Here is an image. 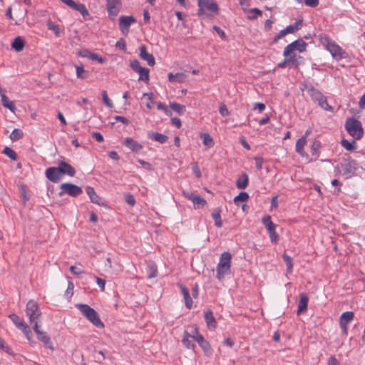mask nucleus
<instances>
[{"label":"nucleus","instance_id":"f03ea898","mask_svg":"<svg viewBox=\"0 0 365 365\" xmlns=\"http://www.w3.org/2000/svg\"><path fill=\"white\" fill-rule=\"evenodd\" d=\"M76 307L81 312V314L96 327H104L103 323L101 322L98 314L95 311L94 309L91 308L88 304L81 303L76 304Z\"/></svg>","mask_w":365,"mask_h":365},{"label":"nucleus","instance_id":"1a4fd4ad","mask_svg":"<svg viewBox=\"0 0 365 365\" xmlns=\"http://www.w3.org/2000/svg\"><path fill=\"white\" fill-rule=\"evenodd\" d=\"M307 46V43L302 38H298L297 40L292 42L288 44L284 50H285V55L288 56L291 55H297L295 51H297L299 53H302L306 51Z\"/></svg>","mask_w":365,"mask_h":365},{"label":"nucleus","instance_id":"cd10ccee","mask_svg":"<svg viewBox=\"0 0 365 365\" xmlns=\"http://www.w3.org/2000/svg\"><path fill=\"white\" fill-rule=\"evenodd\" d=\"M217 322L211 310H207V327L210 330H214L217 327Z\"/></svg>","mask_w":365,"mask_h":365},{"label":"nucleus","instance_id":"603ef678","mask_svg":"<svg viewBox=\"0 0 365 365\" xmlns=\"http://www.w3.org/2000/svg\"><path fill=\"white\" fill-rule=\"evenodd\" d=\"M21 330L23 331V333L24 334V335H25L26 338L28 339V341L31 342V338H32V332H31V329H29V326L26 324Z\"/></svg>","mask_w":365,"mask_h":365},{"label":"nucleus","instance_id":"e433bc0d","mask_svg":"<svg viewBox=\"0 0 365 365\" xmlns=\"http://www.w3.org/2000/svg\"><path fill=\"white\" fill-rule=\"evenodd\" d=\"M73 9L79 11L85 19H86L87 17L90 15L88 9L83 4L76 3Z\"/></svg>","mask_w":365,"mask_h":365},{"label":"nucleus","instance_id":"8fccbe9b","mask_svg":"<svg viewBox=\"0 0 365 365\" xmlns=\"http://www.w3.org/2000/svg\"><path fill=\"white\" fill-rule=\"evenodd\" d=\"M130 66L135 71L138 73L143 68L140 66V62L138 60H133L130 61Z\"/></svg>","mask_w":365,"mask_h":365},{"label":"nucleus","instance_id":"a878e982","mask_svg":"<svg viewBox=\"0 0 365 365\" xmlns=\"http://www.w3.org/2000/svg\"><path fill=\"white\" fill-rule=\"evenodd\" d=\"M302 26V20H298L295 21L294 24L287 26L283 31L286 35L288 34H294L295 31L300 29Z\"/></svg>","mask_w":365,"mask_h":365},{"label":"nucleus","instance_id":"864d4df0","mask_svg":"<svg viewBox=\"0 0 365 365\" xmlns=\"http://www.w3.org/2000/svg\"><path fill=\"white\" fill-rule=\"evenodd\" d=\"M69 269L73 274L76 276H79L80 274L85 273L82 269L78 268L76 266H71Z\"/></svg>","mask_w":365,"mask_h":365},{"label":"nucleus","instance_id":"e2e57ef3","mask_svg":"<svg viewBox=\"0 0 365 365\" xmlns=\"http://www.w3.org/2000/svg\"><path fill=\"white\" fill-rule=\"evenodd\" d=\"M219 112L222 116H227L229 115V111L224 103H222L219 108Z\"/></svg>","mask_w":365,"mask_h":365},{"label":"nucleus","instance_id":"09e8293b","mask_svg":"<svg viewBox=\"0 0 365 365\" xmlns=\"http://www.w3.org/2000/svg\"><path fill=\"white\" fill-rule=\"evenodd\" d=\"M102 98L103 103L106 104V106L108 108H113V104L111 101V100L108 98L107 95V92L106 91H103L102 93Z\"/></svg>","mask_w":365,"mask_h":365},{"label":"nucleus","instance_id":"6ab92c4d","mask_svg":"<svg viewBox=\"0 0 365 365\" xmlns=\"http://www.w3.org/2000/svg\"><path fill=\"white\" fill-rule=\"evenodd\" d=\"M299 297L300 299L298 302L297 314H300L301 313L307 311L309 302V297L306 293H301Z\"/></svg>","mask_w":365,"mask_h":365},{"label":"nucleus","instance_id":"412c9836","mask_svg":"<svg viewBox=\"0 0 365 365\" xmlns=\"http://www.w3.org/2000/svg\"><path fill=\"white\" fill-rule=\"evenodd\" d=\"M46 177L52 182H58L61 179L60 175L58 173L56 167H50L46 170Z\"/></svg>","mask_w":365,"mask_h":365},{"label":"nucleus","instance_id":"f3484780","mask_svg":"<svg viewBox=\"0 0 365 365\" xmlns=\"http://www.w3.org/2000/svg\"><path fill=\"white\" fill-rule=\"evenodd\" d=\"M106 9L109 16H116L120 11V3L118 0H107Z\"/></svg>","mask_w":365,"mask_h":365},{"label":"nucleus","instance_id":"2f4dec72","mask_svg":"<svg viewBox=\"0 0 365 365\" xmlns=\"http://www.w3.org/2000/svg\"><path fill=\"white\" fill-rule=\"evenodd\" d=\"M307 144V140H304V138H301L297 140L296 143V152L299 153L300 155L304 156V147Z\"/></svg>","mask_w":365,"mask_h":365},{"label":"nucleus","instance_id":"aec40b11","mask_svg":"<svg viewBox=\"0 0 365 365\" xmlns=\"http://www.w3.org/2000/svg\"><path fill=\"white\" fill-rule=\"evenodd\" d=\"M123 144L133 152H139L143 148L142 145L130 137L126 138Z\"/></svg>","mask_w":365,"mask_h":365},{"label":"nucleus","instance_id":"4be33fe9","mask_svg":"<svg viewBox=\"0 0 365 365\" xmlns=\"http://www.w3.org/2000/svg\"><path fill=\"white\" fill-rule=\"evenodd\" d=\"M86 193L89 196L92 202L96 203L97 205H102V199L99 197L95 192L94 189L92 187L87 186L86 188Z\"/></svg>","mask_w":365,"mask_h":365},{"label":"nucleus","instance_id":"a19ab883","mask_svg":"<svg viewBox=\"0 0 365 365\" xmlns=\"http://www.w3.org/2000/svg\"><path fill=\"white\" fill-rule=\"evenodd\" d=\"M341 145L347 150L352 151L356 148V142L352 140V142H349L346 139H343L341 141Z\"/></svg>","mask_w":365,"mask_h":365},{"label":"nucleus","instance_id":"7ed1b4c3","mask_svg":"<svg viewBox=\"0 0 365 365\" xmlns=\"http://www.w3.org/2000/svg\"><path fill=\"white\" fill-rule=\"evenodd\" d=\"M306 89L312 100L317 103L322 109L327 111H333V108L327 103V97L321 91L315 88L312 85L306 86Z\"/></svg>","mask_w":365,"mask_h":365},{"label":"nucleus","instance_id":"3c124183","mask_svg":"<svg viewBox=\"0 0 365 365\" xmlns=\"http://www.w3.org/2000/svg\"><path fill=\"white\" fill-rule=\"evenodd\" d=\"M21 330L23 331V333L24 334V335H25L26 338L28 339V341L31 342V338H32V332H31V329H29V326L26 324Z\"/></svg>","mask_w":365,"mask_h":365},{"label":"nucleus","instance_id":"0e129e2a","mask_svg":"<svg viewBox=\"0 0 365 365\" xmlns=\"http://www.w3.org/2000/svg\"><path fill=\"white\" fill-rule=\"evenodd\" d=\"M304 3L307 6L315 8L319 4V0H304Z\"/></svg>","mask_w":365,"mask_h":365},{"label":"nucleus","instance_id":"ea45409f","mask_svg":"<svg viewBox=\"0 0 365 365\" xmlns=\"http://www.w3.org/2000/svg\"><path fill=\"white\" fill-rule=\"evenodd\" d=\"M2 153L6 155L8 158H9L12 160H17V154L16 152L9 147H5L2 151Z\"/></svg>","mask_w":365,"mask_h":365},{"label":"nucleus","instance_id":"58836bf2","mask_svg":"<svg viewBox=\"0 0 365 365\" xmlns=\"http://www.w3.org/2000/svg\"><path fill=\"white\" fill-rule=\"evenodd\" d=\"M207 11L217 14L219 11L217 4L212 0H207Z\"/></svg>","mask_w":365,"mask_h":365},{"label":"nucleus","instance_id":"bf43d9fd","mask_svg":"<svg viewBox=\"0 0 365 365\" xmlns=\"http://www.w3.org/2000/svg\"><path fill=\"white\" fill-rule=\"evenodd\" d=\"M115 46L123 51L126 50V43L125 41L121 38L120 40H118L115 44Z\"/></svg>","mask_w":365,"mask_h":365},{"label":"nucleus","instance_id":"c03bdc74","mask_svg":"<svg viewBox=\"0 0 365 365\" xmlns=\"http://www.w3.org/2000/svg\"><path fill=\"white\" fill-rule=\"evenodd\" d=\"M149 69L146 68H143L140 71L138 72L139 73V81H143L145 82L148 81L149 80Z\"/></svg>","mask_w":365,"mask_h":365},{"label":"nucleus","instance_id":"20e7f679","mask_svg":"<svg viewBox=\"0 0 365 365\" xmlns=\"http://www.w3.org/2000/svg\"><path fill=\"white\" fill-rule=\"evenodd\" d=\"M231 255L230 252H223L220 258V262L217 266V277L222 279L225 275L230 273Z\"/></svg>","mask_w":365,"mask_h":365},{"label":"nucleus","instance_id":"9d476101","mask_svg":"<svg viewBox=\"0 0 365 365\" xmlns=\"http://www.w3.org/2000/svg\"><path fill=\"white\" fill-rule=\"evenodd\" d=\"M60 188L62 190L59 193L61 196L63 194H68L72 197H77L83 192L81 187L69 182L62 183L60 185Z\"/></svg>","mask_w":365,"mask_h":365},{"label":"nucleus","instance_id":"473e14b6","mask_svg":"<svg viewBox=\"0 0 365 365\" xmlns=\"http://www.w3.org/2000/svg\"><path fill=\"white\" fill-rule=\"evenodd\" d=\"M1 103H2L3 106L5 108L9 109L11 111L14 112L16 107H15L14 103L12 101H11L5 94H2L1 96Z\"/></svg>","mask_w":365,"mask_h":365},{"label":"nucleus","instance_id":"5701e85b","mask_svg":"<svg viewBox=\"0 0 365 365\" xmlns=\"http://www.w3.org/2000/svg\"><path fill=\"white\" fill-rule=\"evenodd\" d=\"M179 287H180L181 292L184 297L186 307L187 309H191L192 305V301L190 296V292H189L188 289L182 284H180Z\"/></svg>","mask_w":365,"mask_h":365},{"label":"nucleus","instance_id":"bb28decb","mask_svg":"<svg viewBox=\"0 0 365 365\" xmlns=\"http://www.w3.org/2000/svg\"><path fill=\"white\" fill-rule=\"evenodd\" d=\"M59 165H61L63 170L64 171L65 175H67L71 177H73L76 174L75 168L71 166L70 164L65 161H59Z\"/></svg>","mask_w":365,"mask_h":365},{"label":"nucleus","instance_id":"39448f33","mask_svg":"<svg viewBox=\"0 0 365 365\" xmlns=\"http://www.w3.org/2000/svg\"><path fill=\"white\" fill-rule=\"evenodd\" d=\"M231 255L230 252H223L220 258V262L217 266V277L222 279L225 275L230 273Z\"/></svg>","mask_w":365,"mask_h":365},{"label":"nucleus","instance_id":"7c9ffc66","mask_svg":"<svg viewBox=\"0 0 365 365\" xmlns=\"http://www.w3.org/2000/svg\"><path fill=\"white\" fill-rule=\"evenodd\" d=\"M262 222L267 228L268 232L275 230L276 228V225L272 222L271 217L269 215H266L264 217H262Z\"/></svg>","mask_w":365,"mask_h":365},{"label":"nucleus","instance_id":"774afa93","mask_svg":"<svg viewBox=\"0 0 365 365\" xmlns=\"http://www.w3.org/2000/svg\"><path fill=\"white\" fill-rule=\"evenodd\" d=\"M328 365H339V362L334 356H331L328 359Z\"/></svg>","mask_w":365,"mask_h":365},{"label":"nucleus","instance_id":"69168bd1","mask_svg":"<svg viewBox=\"0 0 365 365\" xmlns=\"http://www.w3.org/2000/svg\"><path fill=\"white\" fill-rule=\"evenodd\" d=\"M320 146H321V143L319 141H318V140L314 141V143L312 145V150L313 155L316 154V153L319 149Z\"/></svg>","mask_w":365,"mask_h":365},{"label":"nucleus","instance_id":"2eb2a0df","mask_svg":"<svg viewBox=\"0 0 365 365\" xmlns=\"http://www.w3.org/2000/svg\"><path fill=\"white\" fill-rule=\"evenodd\" d=\"M185 335L188 336L189 337L195 339L200 346L205 349L204 347V337L202 334H199L198 329L195 327H190L188 330L185 331Z\"/></svg>","mask_w":365,"mask_h":365},{"label":"nucleus","instance_id":"79ce46f5","mask_svg":"<svg viewBox=\"0 0 365 365\" xmlns=\"http://www.w3.org/2000/svg\"><path fill=\"white\" fill-rule=\"evenodd\" d=\"M168 79L170 82H182L184 80V74L178 73L174 75L170 73L168 74Z\"/></svg>","mask_w":365,"mask_h":365},{"label":"nucleus","instance_id":"423d86ee","mask_svg":"<svg viewBox=\"0 0 365 365\" xmlns=\"http://www.w3.org/2000/svg\"><path fill=\"white\" fill-rule=\"evenodd\" d=\"M345 128L348 133L356 140L361 138L364 135L361 123L354 118L346 120Z\"/></svg>","mask_w":365,"mask_h":365},{"label":"nucleus","instance_id":"f8f14e48","mask_svg":"<svg viewBox=\"0 0 365 365\" xmlns=\"http://www.w3.org/2000/svg\"><path fill=\"white\" fill-rule=\"evenodd\" d=\"M353 312L348 311L341 314L339 318V327L344 334H347L348 324L354 319Z\"/></svg>","mask_w":365,"mask_h":365},{"label":"nucleus","instance_id":"5fc2aeb1","mask_svg":"<svg viewBox=\"0 0 365 365\" xmlns=\"http://www.w3.org/2000/svg\"><path fill=\"white\" fill-rule=\"evenodd\" d=\"M88 58H91V60L97 61L100 63H103L105 62V59L96 53H89Z\"/></svg>","mask_w":365,"mask_h":365},{"label":"nucleus","instance_id":"b1692460","mask_svg":"<svg viewBox=\"0 0 365 365\" xmlns=\"http://www.w3.org/2000/svg\"><path fill=\"white\" fill-rule=\"evenodd\" d=\"M249 182V177L247 173L242 174L236 181V186L237 188L243 190L245 189Z\"/></svg>","mask_w":365,"mask_h":365},{"label":"nucleus","instance_id":"4d7b16f0","mask_svg":"<svg viewBox=\"0 0 365 365\" xmlns=\"http://www.w3.org/2000/svg\"><path fill=\"white\" fill-rule=\"evenodd\" d=\"M270 240L272 243H277L279 240V235L276 232L275 230L269 232Z\"/></svg>","mask_w":365,"mask_h":365},{"label":"nucleus","instance_id":"6e6d98bb","mask_svg":"<svg viewBox=\"0 0 365 365\" xmlns=\"http://www.w3.org/2000/svg\"><path fill=\"white\" fill-rule=\"evenodd\" d=\"M254 160L255 161V166L258 170H260L262 168V165L264 163V160L261 157H254Z\"/></svg>","mask_w":365,"mask_h":365},{"label":"nucleus","instance_id":"0eeeda50","mask_svg":"<svg viewBox=\"0 0 365 365\" xmlns=\"http://www.w3.org/2000/svg\"><path fill=\"white\" fill-rule=\"evenodd\" d=\"M26 314L31 324H38V319L41 316V312L38 304L34 300H29L26 304Z\"/></svg>","mask_w":365,"mask_h":365},{"label":"nucleus","instance_id":"c756f323","mask_svg":"<svg viewBox=\"0 0 365 365\" xmlns=\"http://www.w3.org/2000/svg\"><path fill=\"white\" fill-rule=\"evenodd\" d=\"M9 319L13 322V323L19 329H21L24 327H25L26 325V323L23 319H21L18 315H16L15 314H10Z\"/></svg>","mask_w":365,"mask_h":365},{"label":"nucleus","instance_id":"37998d69","mask_svg":"<svg viewBox=\"0 0 365 365\" xmlns=\"http://www.w3.org/2000/svg\"><path fill=\"white\" fill-rule=\"evenodd\" d=\"M24 135V133L22 132L21 130L20 129H18V128H16L14 129L11 135H10V138L12 141H16V140H19V139H21Z\"/></svg>","mask_w":365,"mask_h":365},{"label":"nucleus","instance_id":"4c0bfd02","mask_svg":"<svg viewBox=\"0 0 365 365\" xmlns=\"http://www.w3.org/2000/svg\"><path fill=\"white\" fill-rule=\"evenodd\" d=\"M282 258L286 264L287 272L291 273L293 269V263L292 257L289 256L287 254L284 253L282 255Z\"/></svg>","mask_w":365,"mask_h":365},{"label":"nucleus","instance_id":"052dcab7","mask_svg":"<svg viewBox=\"0 0 365 365\" xmlns=\"http://www.w3.org/2000/svg\"><path fill=\"white\" fill-rule=\"evenodd\" d=\"M213 30H215L217 33V34L220 36V37L222 40H225L226 38V35H225L224 31L221 28H220L217 26H214Z\"/></svg>","mask_w":365,"mask_h":365},{"label":"nucleus","instance_id":"dca6fc26","mask_svg":"<svg viewBox=\"0 0 365 365\" xmlns=\"http://www.w3.org/2000/svg\"><path fill=\"white\" fill-rule=\"evenodd\" d=\"M183 195L192 202L195 208L202 207L205 203V200L202 197L191 192L183 191Z\"/></svg>","mask_w":365,"mask_h":365},{"label":"nucleus","instance_id":"de8ad7c7","mask_svg":"<svg viewBox=\"0 0 365 365\" xmlns=\"http://www.w3.org/2000/svg\"><path fill=\"white\" fill-rule=\"evenodd\" d=\"M157 108L158 110H163L165 114L168 116L172 115V112L168 108L165 104L162 102L157 103Z\"/></svg>","mask_w":365,"mask_h":365},{"label":"nucleus","instance_id":"f704fd0d","mask_svg":"<svg viewBox=\"0 0 365 365\" xmlns=\"http://www.w3.org/2000/svg\"><path fill=\"white\" fill-rule=\"evenodd\" d=\"M211 216L215 222V225L220 228L222 226V221L221 219L220 210H216L212 214Z\"/></svg>","mask_w":365,"mask_h":365},{"label":"nucleus","instance_id":"f257e3e1","mask_svg":"<svg viewBox=\"0 0 365 365\" xmlns=\"http://www.w3.org/2000/svg\"><path fill=\"white\" fill-rule=\"evenodd\" d=\"M359 168V164L356 160L352 159L349 155H345L338 165L340 169V173L345 177L346 179L351 178L356 175V171Z\"/></svg>","mask_w":365,"mask_h":365},{"label":"nucleus","instance_id":"9b49d317","mask_svg":"<svg viewBox=\"0 0 365 365\" xmlns=\"http://www.w3.org/2000/svg\"><path fill=\"white\" fill-rule=\"evenodd\" d=\"M283 56L284 57V59L277 64V67L279 68H284L287 66L289 68L293 66L297 67L298 65L297 59L301 58L299 55L289 54L288 56H286L285 50H284L283 51Z\"/></svg>","mask_w":365,"mask_h":365},{"label":"nucleus","instance_id":"c9c22d12","mask_svg":"<svg viewBox=\"0 0 365 365\" xmlns=\"http://www.w3.org/2000/svg\"><path fill=\"white\" fill-rule=\"evenodd\" d=\"M150 138L155 141L159 142L160 143H165L168 139L167 135L159 133H153L150 135Z\"/></svg>","mask_w":365,"mask_h":365},{"label":"nucleus","instance_id":"a18cd8bd","mask_svg":"<svg viewBox=\"0 0 365 365\" xmlns=\"http://www.w3.org/2000/svg\"><path fill=\"white\" fill-rule=\"evenodd\" d=\"M249 199V195L245 192H241L235 197L234 202L237 205L239 202H246Z\"/></svg>","mask_w":365,"mask_h":365},{"label":"nucleus","instance_id":"72a5a7b5","mask_svg":"<svg viewBox=\"0 0 365 365\" xmlns=\"http://www.w3.org/2000/svg\"><path fill=\"white\" fill-rule=\"evenodd\" d=\"M169 106L173 110L178 113L179 115H182L186 110L185 106L175 102H170Z\"/></svg>","mask_w":365,"mask_h":365},{"label":"nucleus","instance_id":"393cba45","mask_svg":"<svg viewBox=\"0 0 365 365\" xmlns=\"http://www.w3.org/2000/svg\"><path fill=\"white\" fill-rule=\"evenodd\" d=\"M25 46V41L21 36L16 37L11 43V48L17 52L21 51Z\"/></svg>","mask_w":365,"mask_h":365},{"label":"nucleus","instance_id":"c85d7f7f","mask_svg":"<svg viewBox=\"0 0 365 365\" xmlns=\"http://www.w3.org/2000/svg\"><path fill=\"white\" fill-rule=\"evenodd\" d=\"M248 14L247 19L250 21H253L257 19L258 16H262V11L257 8H252L247 11Z\"/></svg>","mask_w":365,"mask_h":365},{"label":"nucleus","instance_id":"ddd939ff","mask_svg":"<svg viewBox=\"0 0 365 365\" xmlns=\"http://www.w3.org/2000/svg\"><path fill=\"white\" fill-rule=\"evenodd\" d=\"M33 329L37 334L38 339L42 341L46 348L51 349H53L50 337L47 335V334L45 331L39 330V325L38 324L37 322H36V324L34 325Z\"/></svg>","mask_w":365,"mask_h":365},{"label":"nucleus","instance_id":"13d9d810","mask_svg":"<svg viewBox=\"0 0 365 365\" xmlns=\"http://www.w3.org/2000/svg\"><path fill=\"white\" fill-rule=\"evenodd\" d=\"M125 202L130 206H133L135 204V200L132 194H128L125 195Z\"/></svg>","mask_w":365,"mask_h":365},{"label":"nucleus","instance_id":"338daca9","mask_svg":"<svg viewBox=\"0 0 365 365\" xmlns=\"http://www.w3.org/2000/svg\"><path fill=\"white\" fill-rule=\"evenodd\" d=\"M96 282L99 287L101 288V291H104L105 289V285H106V280L101 278H99L98 277H96Z\"/></svg>","mask_w":365,"mask_h":365},{"label":"nucleus","instance_id":"a211bd4d","mask_svg":"<svg viewBox=\"0 0 365 365\" xmlns=\"http://www.w3.org/2000/svg\"><path fill=\"white\" fill-rule=\"evenodd\" d=\"M140 57L148 62V64L150 66H153L155 63L154 56L148 53L147 48L145 45H141L140 46Z\"/></svg>","mask_w":365,"mask_h":365},{"label":"nucleus","instance_id":"680f3d73","mask_svg":"<svg viewBox=\"0 0 365 365\" xmlns=\"http://www.w3.org/2000/svg\"><path fill=\"white\" fill-rule=\"evenodd\" d=\"M286 34H284V31L282 30L280 31L275 36L274 38H273L272 41V44H275L278 42V41L279 39H281L282 38H283L284 36H285Z\"/></svg>","mask_w":365,"mask_h":365},{"label":"nucleus","instance_id":"49530a36","mask_svg":"<svg viewBox=\"0 0 365 365\" xmlns=\"http://www.w3.org/2000/svg\"><path fill=\"white\" fill-rule=\"evenodd\" d=\"M76 76L78 78L84 79L87 77V71L84 69L83 66H76Z\"/></svg>","mask_w":365,"mask_h":365},{"label":"nucleus","instance_id":"4468645a","mask_svg":"<svg viewBox=\"0 0 365 365\" xmlns=\"http://www.w3.org/2000/svg\"><path fill=\"white\" fill-rule=\"evenodd\" d=\"M135 22V19L133 16H121L119 18V29L123 34L129 31L130 26Z\"/></svg>","mask_w":365,"mask_h":365},{"label":"nucleus","instance_id":"6e6552de","mask_svg":"<svg viewBox=\"0 0 365 365\" xmlns=\"http://www.w3.org/2000/svg\"><path fill=\"white\" fill-rule=\"evenodd\" d=\"M322 42L326 46L327 49L330 52L333 58L336 61L341 60L344 57L343 55L344 52L335 42L331 41L327 37L323 39Z\"/></svg>","mask_w":365,"mask_h":365}]
</instances>
